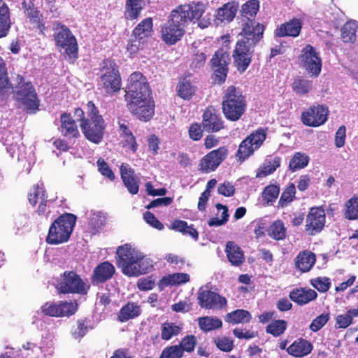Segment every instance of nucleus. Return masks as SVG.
Listing matches in <instances>:
<instances>
[{"instance_id":"obj_63","label":"nucleus","mask_w":358,"mask_h":358,"mask_svg":"<svg viewBox=\"0 0 358 358\" xmlns=\"http://www.w3.org/2000/svg\"><path fill=\"white\" fill-rule=\"evenodd\" d=\"M145 221L152 227L162 230L164 229V224L150 211H146L143 214Z\"/></svg>"},{"instance_id":"obj_27","label":"nucleus","mask_w":358,"mask_h":358,"mask_svg":"<svg viewBox=\"0 0 358 358\" xmlns=\"http://www.w3.org/2000/svg\"><path fill=\"white\" fill-rule=\"evenodd\" d=\"M238 10V6L234 2H229L218 8L216 11L215 22L218 24L229 23L232 21L236 16Z\"/></svg>"},{"instance_id":"obj_8","label":"nucleus","mask_w":358,"mask_h":358,"mask_svg":"<svg viewBox=\"0 0 358 358\" xmlns=\"http://www.w3.org/2000/svg\"><path fill=\"white\" fill-rule=\"evenodd\" d=\"M204 10L205 6L201 3L182 5L172 10L169 20L171 23L180 25V27L185 30L188 22L198 20L203 15Z\"/></svg>"},{"instance_id":"obj_54","label":"nucleus","mask_w":358,"mask_h":358,"mask_svg":"<svg viewBox=\"0 0 358 358\" xmlns=\"http://www.w3.org/2000/svg\"><path fill=\"white\" fill-rule=\"evenodd\" d=\"M189 280V275L187 273H176L164 278V281L169 285L185 283Z\"/></svg>"},{"instance_id":"obj_7","label":"nucleus","mask_w":358,"mask_h":358,"mask_svg":"<svg viewBox=\"0 0 358 358\" xmlns=\"http://www.w3.org/2000/svg\"><path fill=\"white\" fill-rule=\"evenodd\" d=\"M245 101L241 92L234 86L229 87L222 101V110L225 117L237 121L245 110Z\"/></svg>"},{"instance_id":"obj_19","label":"nucleus","mask_w":358,"mask_h":358,"mask_svg":"<svg viewBox=\"0 0 358 358\" xmlns=\"http://www.w3.org/2000/svg\"><path fill=\"white\" fill-rule=\"evenodd\" d=\"M324 210L312 208L306 220V231L309 235H315L322 231L325 224Z\"/></svg>"},{"instance_id":"obj_20","label":"nucleus","mask_w":358,"mask_h":358,"mask_svg":"<svg viewBox=\"0 0 358 358\" xmlns=\"http://www.w3.org/2000/svg\"><path fill=\"white\" fill-rule=\"evenodd\" d=\"M115 272V266L109 262L99 264L93 270L91 282L94 286L103 284L111 279Z\"/></svg>"},{"instance_id":"obj_42","label":"nucleus","mask_w":358,"mask_h":358,"mask_svg":"<svg viewBox=\"0 0 358 358\" xmlns=\"http://www.w3.org/2000/svg\"><path fill=\"white\" fill-rule=\"evenodd\" d=\"M22 349L24 351L22 352V355H26L27 357L29 358H46L45 351L44 349L37 345L27 342L22 345Z\"/></svg>"},{"instance_id":"obj_16","label":"nucleus","mask_w":358,"mask_h":358,"mask_svg":"<svg viewBox=\"0 0 358 358\" xmlns=\"http://www.w3.org/2000/svg\"><path fill=\"white\" fill-rule=\"evenodd\" d=\"M227 154L228 150L224 146L210 152L201 159L200 170L206 173L215 171L226 159Z\"/></svg>"},{"instance_id":"obj_4","label":"nucleus","mask_w":358,"mask_h":358,"mask_svg":"<svg viewBox=\"0 0 358 358\" xmlns=\"http://www.w3.org/2000/svg\"><path fill=\"white\" fill-rule=\"evenodd\" d=\"M13 85V98L18 107L27 113H35L38 109L39 100L31 83L25 81L22 76L17 75Z\"/></svg>"},{"instance_id":"obj_11","label":"nucleus","mask_w":358,"mask_h":358,"mask_svg":"<svg viewBox=\"0 0 358 358\" xmlns=\"http://www.w3.org/2000/svg\"><path fill=\"white\" fill-rule=\"evenodd\" d=\"M99 85L107 94H113L121 88V78L115 62L108 60L104 62L101 69Z\"/></svg>"},{"instance_id":"obj_31","label":"nucleus","mask_w":358,"mask_h":358,"mask_svg":"<svg viewBox=\"0 0 358 358\" xmlns=\"http://www.w3.org/2000/svg\"><path fill=\"white\" fill-rule=\"evenodd\" d=\"M183 329L180 323L165 322L161 324V338L163 341H169L180 334Z\"/></svg>"},{"instance_id":"obj_41","label":"nucleus","mask_w":358,"mask_h":358,"mask_svg":"<svg viewBox=\"0 0 358 358\" xmlns=\"http://www.w3.org/2000/svg\"><path fill=\"white\" fill-rule=\"evenodd\" d=\"M358 23L355 21L346 22L341 29V38L344 43H355L356 41V32Z\"/></svg>"},{"instance_id":"obj_26","label":"nucleus","mask_w":358,"mask_h":358,"mask_svg":"<svg viewBox=\"0 0 358 358\" xmlns=\"http://www.w3.org/2000/svg\"><path fill=\"white\" fill-rule=\"evenodd\" d=\"M316 261L315 255L309 250H303L299 253L295 259V266L301 272L309 271Z\"/></svg>"},{"instance_id":"obj_3","label":"nucleus","mask_w":358,"mask_h":358,"mask_svg":"<svg viewBox=\"0 0 358 358\" xmlns=\"http://www.w3.org/2000/svg\"><path fill=\"white\" fill-rule=\"evenodd\" d=\"M117 255L118 266L127 276L137 277L150 272L153 268L154 261L131 244L119 246Z\"/></svg>"},{"instance_id":"obj_5","label":"nucleus","mask_w":358,"mask_h":358,"mask_svg":"<svg viewBox=\"0 0 358 358\" xmlns=\"http://www.w3.org/2000/svg\"><path fill=\"white\" fill-rule=\"evenodd\" d=\"M86 113L87 120H84L83 122L80 123L81 131L88 141L99 144L103 136L104 120L92 101H88L87 103Z\"/></svg>"},{"instance_id":"obj_23","label":"nucleus","mask_w":358,"mask_h":358,"mask_svg":"<svg viewBox=\"0 0 358 358\" xmlns=\"http://www.w3.org/2000/svg\"><path fill=\"white\" fill-rule=\"evenodd\" d=\"M185 31L180 27V25H176L175 23H171L168 20L166 23L162 26L161 33L162 40L166 43L173 45L179 41L183 36Z\"/></svg>"},{"instance_id":"obj_59","label":"nucleus","mask_w":358,"mask_h":358,"mask_svg":"<svg viewBox=\"0 0 358 358\" xmlns=\"http://www.w3.org/2000/svg\"><path fill=\"white\" fill-rule=\"evenodd\" d=\"M280 192V188L275 185H270L265 187L264 190V197L266 200L267 203H272L278 196Z\"/></svg>"},{"instance_id":"obj_24","label":"nucleus","mask_w":358,"mask_h":358,"mask_svg":"<svg viewBox=\"0 0 358 358\" xmlns=\"http://www.w3.org/2000/svg\"><path fill=\"white\" fill-rule=\"evenodd\" d=\"M289 296L292 301L302 306L315 300L317 297V294L310 288H295L290 292Z\"/></svg>"},{"instance_id":"obj_57","label":"nucleus","mask_w":358,"mask_h":358,"mask_svg":"<svg viewBox=\"0 0 358 358\" xmlns=\"http://www.w3.org/2000/svg\"><path fill=\"white\" fill-rule=\"evenodd\" d=\"M266 138V133L264 130H257L256 132L249 136L246 140H249L250 143L253 145L256 150L263 143Z\"/></svg>"},{"instance_id":"obj_2","label":"nucleus","mask_w":358,"mask_h":358,"mask_svg":"<svg viewBox=\"0 0 358 358\" xmlns=\"http://www.w3.org/2000/svg\"><path fill=\"white\" fill-rule=\"evenodd\" d=\"M242 26L233 57L238 71L243 72L250 64L255 47L263 38L264 27L255 20H247Z\"/></svg>"},{"instance_id":"obj_12","label":"nucleus","mask_w":358,"mask_h":358,"mask_svg":"<svg viewBox=\"0 0 358 358\" xmlns=\"http://www.w3.org/2000/svg\"><path fill=\"white\" fill-rule=\"evenodd\" d=\"M301 66L312 77L317 78L321 73L322 61L320 52L311 45H306L299 56Z\"/></svg>"},{"instance_id":"obj_61","label":"nucleus","mask_w":358,"mask_h":358,"mask_svg":"<svg viewBox=\"0 0 358 358\" xmlns=\"http://www.w3.org/2000/svg\"><path fill=\"white\" fill-rule=\"evenodd\" d=\"M206 60V55L203 52H199L198 51L194 55V57L190 65L191 69L193 70L200 69L204 66Z\"/></svg>"},{"instance_id":"obj_37","label":"nucleus","mask_w":358,"mask_h":358,"mask_svg":"<svg viewBox=\"0 0 358 358\" xmlns=\"http://www.w3.org/2000/svg\"><path fill=\"white\" fill-rule=\"evenodd\" d=\"M143 7V0H127L124 16L127 20L137 19Z\"/></svg>"},{"instance_id":"obj_56","label":"nucleus","mask_w":358,"mask_h":358,"mask_svg":"<svg viewBox=\"0 0 358 358\" xmlns=\"http://www.w3.org/2000/svg\"><path fill=\"white\" fill-rule=\"evenodd\" d=\"M311 285L317 289L320 292H326L329 290L331 282L328 278L318 277L315 279H312L310 281Z\"/></svg>"},{"instance_id":"obj_62","label":"nucleus","mask_w":358,"mask_h":358,"mask_svg":"<svg viewBox=\"0 0 358 358\" xmlns=\"http://www.w3.org/2000/svg\"><path fill=\"white\" fill-rule=\"evenodd\" d=\"M216 346L222 351L230 352L233 349V341L227 337L217 338L215 339Z\"/></svg>"},{"instance_id":"obj_49","label":"nucleus","mask_w":358,"mask_h":358,"mask_svg":"<svg viewBox=\"0 0 358 358\" xmlns=\"http://www.w3.org/2000/svg\"><path fill=\"white\" fill-rule=\"evenodd\" d=\"M345 215L348 220L358 219V197L353 196L346 202Z\"/></svg>"},{"instance_id":"obj_13","label":"nucleus","mask_w":358,"mask_h":358,"mask_svg":"<svg viewBox=\"0 0 358 358\" xmlns=\"http://www.w3.org/2000/svg\"><path fill=\"white\" fill-rule=\"evenodd\" d=\"M54 38L56 45L65 50V53L71 58L78 55V44L75 36L65 25L57 24L54 27Z\"/></svg>"},{"instance_id":"obj_64","label":"nucleus","mask_w":358,"mask_h":358,"mask_svg":"<svg viewBox=\"0 0 358 358\" xmlns=\"http://www.w3.org/2000/svg\"><path fill=\"white\" fill-rule=\"evenodd\" d=\"M218 192L224 196H232L235 193V187L231 182H224L219 186Z\"/></svg>"},{"instance_id":"obj_28","label":"nucleus","mask_w":358,"mask_h":358,"mask_svg":"<svg viewBox=\"0 0 358 358\" xmlns=\"http://www.w3.org/2000/svg\"><path fill=\"white\" fill-rule=\"evenodd\" d=\"M61 131L64 136L69 138L79 136L77 124L70 114H62Z\"/></svg>"},{"instance_id":"obj_32","label":"nucleus","mask_w":358,"mask_h":358,"mask_svg":"<svg viewBox=\"0 0 358 358\" xmlns=\"http://www.w3.org/2000/svg\"><path fill=\"white\" fill-rule=\"evenodd\" d=\"M141 313V308L139 305L134 302H129L121 308L118 319L120 322H124L138 317Z\"/></svg>"},{"instance_id":"obj_48","label":"nucleus","mask_w":358,"mask_h":358,"mask_svg":"<svg viewBox=\"0 0 358 358\" xmlns=\"http://www.w3.org/2000/svg\"><path fill=\"white\" fill-rule=\"evenodd\" d=\"M259 1L257 0H250L247 1L242 6V15L247 20H254L255 16L259 10Z\"/></svg>"},{"instance_id":"obj_30","label":"nucleus","mask_w":358,"mask_h":358,"mask_svg":"<svg viewBox=\"0 0 358 358\" xmlns=\"http://www.w3.org/2000/svg\"><path fill=\"white\" fill-rule=\"evenodd\" d=\"M225 252L229 262L236 266H240L244 262L243 252L238 245L232 241L226 245Z\"/></svg>"},{"instance_id":"obj_18","label":"nucleus","mask_w":358,"mask_h":358,"mask_svg":"<svg viewBox=\"0 0 358 358\" xmlns=\"http://www.w3.org/2000/svg\"><path fill=\"white\" fill-rule=\"evenodd\" d=\"M29 201L31 205H35L38 201L40 202L37 212L40 215L48 217L51 213L50 204L52 199H47L43 187L38 184L34 186L29 194Z\"/></svg>"},{"instance_id":"obj_34","label":"nucleus","mask_w":358,"mask_h":358,"mask_svg":"<svg viewBox=\"0 0 358 358\" xmlns=\"http://www.w3.org/2000/svg\"><path fill=\"white\" fill-rule=\"evenodd\" d=\"M2 136V143L6 146L7 152L13 157L16 151L20 148L19 142L21 141L20 134L6 132Z\"/></svg>"},{"instance_id":"obj_46","label":"nucleus","mask_w":358,"mask_h":358,"mask_svg":"<svg viewBox=\"0 0 358 358\" xmlns=\"http://www.w3.org/2000/svg\"><path fill=\"white\" fill-rule=\"evenodd\" d=\"M287 234V229L280 220L275 221L269 227L268 235L275 240H283Z\"/></svg>"},{"instance_id":"obj_58","label":"nucleus","mask_w":358,"mask_h":358,"mask_svg":"<svg viewBox=\"0 0 358 358\" xmlns=\"http://www.w3.org/2000/svg\"><path fill=\"white\" fill-rule=\"evenodd\" d=\"M182 351L179 346L171 345L165 348L159 358H182Z\"/></svg>"},{"instance_id":"obj_33","label":"nucleus","mask_w":358,"mask_h":358,"mask_svg":"<svg viewBox=\"0 0 358 358\" xmlns=\"http://www.w3.org/2000/svg\"><path fill=\"white\" fill-rule=\"evenodd\" d=\"M10 9L7 4L0 0V38L7 35L10 28Z\"/></svg>"},{"instance_id":"obj_21","label":"nucleus","mask_w":358,"mask_h":358,"mask_svg":"<svg viewBox=\"0 0 358 358\" xmlns=\"http://www.w3.org/2000/svg\"><path fill=\"white\" fill-rule=\"evenodd\" d=\"M203 129L207 132H217L224 127L223 121L213 108H208L203 114Z\"/></svg>"},{"instance_id":"obj_1","label":"nucleus","mask_w":358,"mask_h":358,"mask_svg":"<svg viewBox=\"0 0 358 358\" xmlns=\"http://www.w3.org/2000/svg\"><path fill=\"white\" fill-rule=\"evenodd\" d=\"M125 99L129 111L139 120L148 121L154 114L153 101L147 79L140 72H134L128 79Z\"/></svg>"},{"instance_id":"obj_36","label":"nucleus","mask_w":358,"mask_h":358,"mask_svg":"<svg viewBox=\"0 0 358 358\" xmlns=\"http://www.w3.org/2000/svg\"><path fill=\"white\" fill-rule=\"evenodd\" d=\"M152 19L147 17L142 20L134 29L132 37L145 39L150 36L153 31Z\"/></svg>"},{"instance_id":"obj_44","label":"nucleus","mask_w":358,"mask_h":358,"mask_svg":"<svg viewBox=\"0 0 358 358\" xmlns=\"http://www.w3.org/2000/svg\"><path fill=\"white\" fill-rule=\"evenodd\" d=\"M13 85L9 80L7 71H0V99H7L12 94Z\"/></svg>"},{"instance_id":"obj_51","label":"nucleus","mask_w":358,"mask_h":358,"mask_svg":"<svg viewBox=\"0 0 358 358\" xmlns=\"http://www.w3.org/2000/svg\"><path fill=\"white\" fill-rule=\"evenodd\" d=\"M196 344V338L194 335H187L180 341L178 345H175V346H179L182 351V355L183 356L184 352H193Z\"/></svg>"},{"instance_id":"obj_53","label":"nucleus","mask_w":358,"mask_h":358,"mask_svg":"<svg viewBox=\"0 0 358 358\" xmlns=\"http://www.w3.org/2000/svg\"><path fill=\"white\" fill-rule=\"evenodd\" d=\"M256 149L253 148V145L250 143L249 140H246V138L241 142L239 145L237 156L240 159H245L250 155H252Z\"/></svg>"},{"instance_id":"obj_6","label":"nucleus","mask_w":358,"mask_h":358,"mask_svg":"<svg viewBox=\"0 0 358 358\" xmlns=\"http://www.w3.org/2000/svg\"><path fill=\"white\" fill-rule=\"evenodd\" d=\"M76 216L71 213L60 215L51 224L46 241L49 244H59L66 242L76 224Z\"/></svg>"},{"instance_id":"obj_38","label":"nucleus","mask_w":358,"mask_h":358,"mask_svg":"<svg viewBox=\"0 0 358 358\" xmlns=\"http://www.w3.org/2000/svg\"><path fill=\"white\" fill-rule=\"evenodd\" d=\"M280 157L278 156L268 157L259 169L257 177H265L273 173L280 166Z\"/></svg>"},{"instance_id":"obj_39","label":"nucleus","mask_w":358,"mask_h":358,"mask_svg":"<svg viewBox=\"0 0 358 358\" xmlns=\"http://www.w3.org/2000/svg\"><path fill=\"white\" fill-rule=\"evenodd\" d=\"M292 87L297 95H306L312 90L313 81L303 76H298L292 83Z\"/></svg>"},{"instance_id":"obj_9","label":"nucleus","mask_w":358,"mask_h":358,"mask_svg":"<svg viewBox=\"0 0 358 358\" xmlns=\"http://www.w3.org/2000/svg\"><path fill=\"white\" fill-rule=\"evenodd\" d=\"M56 288L59 293L85 294L89 286L74 271H66L61 275Z\"/></svg>"},{"instance_id":"obj_14","label":"nucleus","mask_w":358,"mask_h":358,"mask_svg":"<svg viewBox=\"0 0 358 358\" xmlns=\"http://www.w3.org/2000/svg\"><path fill=\"white\" fill-rule=\"evenodd\" d=\"M197 300L199 306L208 310H220L227 306V299L217 293L201 287L197 293Z\"/></svg>"},{"instance_id":"obj_35","label":"nucleus","mask_w":358,"mask_h":358,"mask_svg":"<svg viewBox=\"0 0 358 358\" xmlns=\"http://www.w3.org/2000/svg\"><path fill=\"white\" fill-rule=\"evenodd\" d=\"M252 319L250 313L246 310L237 309L225 315L226 322L231 324L248 323Z\"/></svg>"},{"instance_id":"obj_43","label":"nucleus","mask_w":358,"mask_h":358,"mask_svg":"<svg viewBox=\"0 0 358 358\" xmlns=\"http://www.w3.org/2000/svg\"><path fill=\"white\" fill-rule=\"evenodd\" d=\"M309 160L310 158L306 153L297 152L290 159L289 169L293 172L304 169L308 164Z\"/></svg>"},{"instance_id":"obj_55","label":"nucleus","mask_w":358,"mask_h":358,"mask_svg":"<svg viewBox=\"0 0 358 358\" xmlns=\"http://www.w3.org/2000/svg\"><path fill=\"white\" fill-rule=\"evenodd\" d=\"M329 314L322 313L320 315L316 317L310 323L309 328L313 331L316 332L321 329L329 321Z\"/></svg>"},{"instance_id":"obj_47","label":"nucleus","mask_w":358,"mask_h":358,"mask_svg":"<svg viewBox=\"0 0 358 358\" xmlns=\"http://www.w3.org/2000/svg\"><path fill=\"white\" fill-rule=\"evenodd\" d=\"M287 323L283 320H276L271 322L266 327V332L275 337L280 336L286 330Z\"/></svg>"},{"instance_id":"obj_25","label":"nucleus","mask_w":358,"mask_h":358,"mask_svg":"<svg viewBox=\"0 0 358 358\" xmlns=\"http://www.w3.org/2000/svg\"><path fill=\"white\" fill-rule=\"evenodd\" d=\"M302 23L299 19L294 18L289 22L282 24L275 31V34L278 37L299 36L301 30Z\"/></svg>"},{"instance_id":"obj_60","label":"nucleus","mask_w":358,"mask_h":358,"mask_svg":"<svg viewBox=\"0 0 358 358\" xmlns=\"http://www.w3.org/2000/svg\"><path fill=\"white\" fill-rule=\"evenodd\" d=\"M97 166L98 170L101 173V175L108 178L110 180H114L115 174L113 173L111 169L109 167L108 164L102 158H99L97 160Z\"/></svg>"},{"instance_id":"obj_29","label":"nucleus","mask_w":358,"mask_h":358,"mask_svg":"<svg viewBox=\"0 0 358 358\" xmlns=\"http://www.w3.org/2000/svg\"><path fill=\"white\" fill-rule=\"evenodd\" d=\"M313 349L312 344L308 341L301 338L295 341L289 346L287 352L294 357H301L310 353Z\"/></svg>"},{"instance_id":"obj_22","label":"nucleus","mask_w":358,"mask_h":358,"mask_svg":"<svg viewBox=\"0 0 358 358\" xmlns=\"http://www.w3.org/2000/svg\"><path fill=\"white\" fill-rule=\"evenodd\" d=\"M120 174L123 183L128 192L134 195L139 189L140 178L134 173L129 164H122L120 167Z\"/></svg>"},{"instance_id":"obj_40","label":"nucleus","mask_w":358,"mask_h":358,"mask_svg":"<svg viewBox=\"0 0 358 358\" xmlns=\"http://www.w3.org/2000/svg\"><path fill=\"white\" fill-rule=\"evenodd\" d=\"M198 324L202 331L208 332L221 328L222 322L216 317L205 316L198 319Z\"/></svg>"},{"instance_id":"obj_52","label":"nucleus","mask_w":358,"mask_h":358,"mask_svg":"<svg viewBox=\"0 0 358 358\" xmlns=\"http://www.w3.org/2000/svg\"><path fill=\"white\" fill-rule=\"evenodd\" d=\"M89 328L85 320H78L77 326L72 328L71 335L76 340H80L88 331Z\"/></svg>"},{"instance_id":"obj_50","label":"nucleus","mask_w":358,"mask_h":358,"mask_svg":"<svg viewBox=\"0 0 358 358\" xmlns=\"http://www.w3.org/2000/svg\"><path fill=\"white\" fill-rule=\"evenodd\" d=\"M296 187L294 183H290L282 192L278 205L282 208L291 203L295 198Z\"/></svg>"},{"instance_id":"obj_15","label":"nucleus","mask_w":358,"mask_h":358,"mask_svg":"<svg viewBox=\"0 0 358 358\" xmlns=\"http://www.w3.org/2000/svg\"><path fill=\"white\" fill-rule=\"evenodd\" d=\"M328 108L323 105H314L301 115L302 122L307 126L317 127L324 124L328 117Z\"/></svg>"},{"instance_id":"obj_45","label":"nucleus","mask_w":358,"mask_h":358,"mask_svg":"<svg viewBox=\"0 0 358 358\" xmlns=\"http://www.w3.org/2000/svg\"><path fill=\"white\" fill-rule=\"evenodd\" d=\"M195 87L186 78L180 81L177 86L178 95L183 99H190L195 93Z\"/></svg>"},{"instance_id":"obj_10","label":"nucleus","mask_w":358,"mask_h":358,"mask_svg":"<svg viewBox=\"0 0 358 358\" xmlns=\"http://www.w3.org/2000/svg\"><path fill=\"white\" fill-rule=\"evenodd\" d=\"M78 310V303L67 301H50L44 303L40 310L36 312L39 315L40 312L45 316L52 317H69L74 315Z\"/></svg>"},{"instance_id":"obj_17","label":"nucleus","mask_w":358,"mask_h":358,"mask_svg":"<svg viewBox=\"0 0 358 358\" xmlns=\"http://www.w3.org/2000/svg\"><path fill=\"white\" fill-rule=\"evenodd\" d=\"M229 61V53L223 49L217 50L211 59V64L214 69L215 80L220 84L225 81L228 73L227 66Z\"/></svg>"}]
</instances>
